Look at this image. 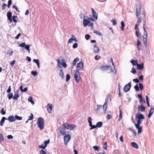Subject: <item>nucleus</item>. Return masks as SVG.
<instances>
[{
  "instance_id": "774afa93",
  "label": "nucleus",
  "mask_w": 154,
  "mask_h": 154,
  "mask_svg": "<svg viewBox=\"0 0 154 154\" xmlns=\"http://www.w3.org/2000/svg\"><path fill=\"white\" fill-rule=\"evenodd\" d=\"M31 46V45H26L25 46V47L24 48L25 49H26V50L27 49H29V47Z\"/></svg>"
},
{
  "instance_id": "603ef678",
  "label": "nucleus",
  "mask_w": 154,
  "mask_h": 154,
  "mask_svg": "<svg viewBox=\"0 0 154 154\" xmlns=\"http://www.w3.org/2000/svg\"><path fill=\"white\" fill-rule=\"evenodd\" d=\"M90 35L88 34L85 35V38L86 40H88L90 38Z\"/></svg>"
},
{
  "instance_id": "bf43d9fd",
  "label": "nucleus",
  "mask_w": 154,
  "mask_h": 154,
  "mask_svg": "<svg viewBox=\"0 0 154 154\" xmlns=\"http://www.w3.org/2000/svg\"><path fill=\"white\" fill-rule=\"evenodd\" d=\"M40 154H47L46 152L43 150H41L39 151Z\"/></svg>"
},
{
  "instance_id": "864d4df0",
  "label": "nucleus",
  "mask_w": 154,
  "mask_h": 154,
  "mask_svg": "<svg viewBox=\"0 0 154 154\" xmlns=\"http://www.w3.org/2000/svg\"><path fill=\"white\" fill-rule=\"evenodd\" d=\"M93 148L95 150H96L97 151H98L99 149V147L97 146H94L93 147Z\"/></svg>"
},
{
  "instance_id": "cd10ccee",
  "label": "nucleus",
  "mask_w": 154,
  "mask_h": 154,
  "mask_svg": "<svg viewBox=\"0 0 154 154\" xmlns=\"http://www.w3.org/2000/svg\"><path fill=\"white\" fill-rule=\"evenodd\" d=\"M33 61L35 63L38 68H39L40 67V63L39 62V60L38 59H34L33 60Z\"/></svg>"
},
{
  "instance_id": "c9c22d12",
  "label": "nucleus",
  "mask_w": 154,
  "mask_h": 154,
  "mask_svg": "<svg viewBox=\"0 0 154 154\" xmlns=\"http://www.w3.org/2000/svg\"><path fill=\"white\" fill-rule=\"evenodd\" d=\"M146 103L147 104V106L148 107H149L150 105L149 104V97L147 96H146Z\"/></svg>"
},
{
  "instance_id": "49530a36",
  "label": "nucleus",
  "mask_w": 154,
  "mask_h": 154,
  "mask_svg": "<svg viewBox=\"0 0 154 154\" xmlns=\"http://www.w3.org/2000/svg\"><path fill=\"white\" fill-rule=\"evenodd\" d=\"M131 72L133 73L134 74H135L136 72V71L134 67H133L132 68L131 70Z\"/></svg>"
},
{
  "instance_id": "bb28decb",
  "label": "nucleus",
  "mask_w": 154,
  "mask_h": 154,
  "mask_svg": "<svg viewBox=\"0 0 154 154\" xmlns=\"http://www.w3.org/2000/svg\"><path fill=\"white\" fill-rule=\"evenodd\" d=\"M103 122H97L96 124L97 127L100 128L103 125Z\"/></svg>"
},
{
  "instance_id": "680f3d73",
  "label": "nucleus",
  "mask_w": 154,
  "mask_h": 154,
  "mask_svg": "<svg viewBox=\"0 0 154 154\" xmlns=\"http://www.w3.org/2000/svg\"><path fill=\"white\" fill-rule=\"evenodd\" d=\"M8 139L10 140L13 138V137L11 135H9L7 136Z\"/></svg>"
},
{
  "instance_id": "dca6fc26",
  "label": "nucleus",
  "mask_w": 154,
  "mask_h": 154,
  "mask_svg": "<svg viewBox=\"0 0 154 154\" xmlns=\"http://www.w3.org/2000/svg\"><path fill=\"white\" fill-rule=\"evenodd\" d=\"M19 91L18 90H17L16 91V92H15V93L14 94V96L13 97V99L14 100H17L18 98L19 97Z\"/></svg>"
},
{
  "instance_id": "de8ad7c7",
  "label": "nucleus",
  "mask_w": 154,
  "mask_h": 154,
  "mask_svg": "<svg viewBox=\"0 0 154 154\" xmlns=\"http://www.w3.org/2000/svg\"><path fill=\"white\" fill-rule=\"evenodd\" d=\"M26 45L25 44V42H22L20 45H18V46L19 47H25V46Z\"/></svg>"
},
{
  "instance_id": "c756f323",
  "label": "nucleus",
  "mask_w": 154,
  "mask_h": 154,
  "mask_svg": "<svg viewBox=\"0 0 154 154\" xmlns=\"http://www.w3.org/2000/svg\"><path fill=\"white\" fill-rule=\"evenodd\" d=\"M122 110H119V118L118 119V121H120L122 119Z\"/></svg>"
},
{
  "instance_id": "f8f14e48",
  "label": "nucleus",
  "mask_w": 154,
  "mask_h": 154,
  "mask_svg": "<svg viewBox=\"0 0 154 154\" xmlns=\"http://www.w3.org/2000/svg\"><path fill=\"white\" fill-rule=\"evenodd\" d=\"M154 112V108L153 106L152 105L150 106V111H149L148 115V117L149 118H150L152 116V115L153 114V112Z\"/></svg>"
},
{
  "instance_id": "79ce46f5",
  "label": "nucleus",
  "mask_w": 154,
  "mask_h": 154,
  "mask_svg": "<svg viewBox=\"0 0 154 154\" xmlns=\"http://www.w3.org/2000/svg\"><path fill=\"white\" fill-rule=\"evenodd\" d=\"M70 76L69 74H67L66 75V81L68 82L70 79Z\"/></svg>"
},
{
  "instance_id": "ea45409f",
  "label": "nucleus",
  "mask_w": 154,
  "mask_h": 154,
  "mask_svg": "<svg viewBox=\"0 0 154 154\" xmlns=\"http://www.w3.org/2000/svg\"><path fill=\"white\" fill-rule=\"evenodd\" d=\"M89 125L91 127V128H90V130H91L92 129H94V128H97V126H96V125H92V124H91Z\"/></svg>"
},
{
  "instance_id": "5fc2aeb1",
  "label": "nucleus",
  "mask_w": 154,
  "mask_h": 154,
  "mask_svg": "<svg viewBox=\"0 0 154 154\" xmlns=\"http://www.w3.org/2000/svg\"><path fill=\"white\" fill-rule=\"evenodd\" d=\"M97 108L95 109V111H98L99 109L100 108H101V107L102 106H101V105H97Z\"/></svg>"
},
{
  "instance_id": "7c9ffc66",
  "label": "nucleus",
  "mask_w": 154,
  "mask_h": 154,
  "mask_svg": "<svg viewBox=\"0 0 154 154\" xmlns=\"http://www.w3.org/2000/svg\"><path fill=\"white\" fill-rule=\"evenodd\" d=\"M75 125L74 124H70L69 127V129L70 130H72L75 128Z\"/></svg>"
},
{
  "instance_id": "393cba45",
  "label": "nucleus",
  "mask_w": 154,
  "mask_h": 154,
  "mask_svg": "<svg viewBox=\"0 0 154 154\" xmlns=\"http://www.w3.org/2000/svg\"><path fill=\"white\" fill-rule=\"evenodd\" d=\"M131 145L134 148L136 149L138 148V145L135 142H131Z\"/></svg>"
},
{
  "instance_id": "f257e3e1",
  "label": "nucleus",
  "mask_w": 154,
  "mask_h": 154,
  "mask_svg": "<svg viewBox=\"0 0 154 154\" xmlns=\"http://www.w3.org/2000/svg\"><path fill=\"white\" fill-rule=\"evenodd\" d=\"M44 120L43 119L42 117H39L37 120V124L40 130H42L44 128Z\"/></svg>"
},
{
  "instance_id": "f704fd0d",
  "label": "nucleus",
  "mask_w": 154,
  "mask_h": 154,
  "mask_svg": "<svg viewBox=\"0 0 154 154\" xmlns=\"http://www.w3.org/2000/svg\"><path fill=\"white\" fill-rule=\"evenodd\" d=\"M111 60L112 61V65L113 66H114V70H115V72H114V74L115 75H116V69L115 68V66L114 65V64L113 63V60H112V58H111Z\"/></svg>"
},
{
  "instance_id": "4468645a",
  "label": "nucleus",
  "mask_w": 154,
  "mask_h": 154,
  "mask_svg": "<svg viewBox=\"0 0 154 154\" xmlns=\"http://www.w3.org/2000/svg\"><path fill=\"white\" fill-rule=\"evenodd\" d=\"M97 45L96 44L94 45L93 48V50L94 52L95 53H98L99 51V48L98 47H97Z\"/></svg>"
},
{
  "instance_id": "0e129e2a",
  "label": "nucleus",
  "mask_w": 154,
  "mask_h": 154,
  "mask_svg": "<svg viewBox=\"0 0 154 154\" xmlns=\"http://www.w3.org/2000/svg\"><path fill=\"white\" fill-rule=\"evenodd\" d=\"M100 56L99 55H96L95 57V59L96 60H98L100 58Z\"/></svg>"
},
{
  "instance_id": "8fccbe9b",
  "label": "nucleus",
  "mask_w": 154,
  "mask_h": 154,
  "mask_svg": "<svg viewBox=\"0 0 154 154\" xmlns=\"http://www.w3.org/2000/svg\"><path fill=\"white\" fill-rule=\"evenodd\" d=\"M134 88L137 91H139V88L137 84L136 85L134 86Z\"/></svg>"
},
{
  "instance_id": "052dcab7",
  "label": "nucleus",
  "mask_w": 154,
  "mask_h": 154,
  "mask_svg": "<svg viewBox=\"0 0 154 154\" xmlns=\"http://www.w3.org/2000/svg\"><path fill=\"white\" fill-rule=\"evenodd\" d=\"M111 21L113 23V24L114 25H116V20L115 19H112L111 20Z\"/></svg>"
},
{
  "instance_id": "4be33fe9",
  "label": "nucleus",
  "mask_w": 154,
  "mask_h": 154,
  "mask_svg": "<svg viewBox=\"0 0 154 154\" xmlns=\"http://www.w3.org/2000/svg\"><path fill=\"white\" fill-rule=\"evenodd\" d=\"M70 125V124H67V123H64L62 125V127L63 128H64L65 129L69 130V127Z\"/></svg>"
},
{
  "instance_id": "2eb2a0df",
  "label": "nucleus",
  "mask_w": 154,
  "mask_h": 154,
  "mask_svg": "<svg viewBox=\"0 0 154 154\" xmlns=\"http://www.w3.org/2000/svg\"><path fill=\"white\" fill-rule=\"evenodd\" d=\"M47 110L48 111V112L50 113L52 110V105L50 103H48V104L47 106Z\"/></svg>"
},
{
  "instance_id": "e2e57ef3",
  "label": "nucleus",
  "mask_w": 154,
  "mask_h": 154,
  "mask_svg": "<svg viewBox=\"0 0 154 154\" xmlns=\"http://www.w3.org/2000/svg\"><path fill=\"white\" fill-rule=\"evenodd\" d=\"M1 113L2 115H4L5 114V110H4V108H2L1 110Z\"/></svg>"
},
{
  "instance_id": "37998d69",
  "label": "nucleus",
  "mask_w": 154,
  "mask_h": 154,
  "mask_svg": "<svg viewBox=\"0 0 154 154\" xmlns=\"http://www.w3.org/2000/svg\"><path fill=\"white\" fill-rule=\"evenodd\" d=\"M28 117V120H30L32 119L33 118V114L32 113H31L30 116H29Z\"/></svg>"
},
{
  "instance_id": "20e7f679",
  "label": "nucleus",
  "mask_w": 154,
  "mask_h": 154,
  "mask_svg": "<svg viewBox=\"0 0 154 154\" xmlns=\"http://www.w3.org/2000/svg\"><path fill=\"white\" fill-rule=\"evenodd\" d=\"M74 79L76 82L78 83L80 80V75L79 71L76 70H74Z\"/></svg>"
},
{
  "instance_id": "0eeeda50",
  "label": "nucleus",
  "mask_w": 154,
  "mask_h": 154,
  "mask_svg": "<svg viewBox=\"0 0 154 154\" xmlns=\"http://www.w3.org/2000/svg\"><path fill=\"white\" fill-rule=\"evenodd\" d=\"M131 87V82H130L124 86V91L125 92H127L130 90Z\"/></svg>"
},
{
  "instance_id": "aec40b11",
  "label": "nucleus",
  "mask_w": 154,
  "mask_h": 154,
  "mask_svg": "<svg viewBox=\"0 0 154 154\" xmlns=\"http://www.w3.org/2000/svg\"><path fill=\"white\" fill-rule=\"evenodd\" d=\"M137 69L139 70H143V69L144 64L143 63H142L141 64H137Z\"/></svg>"
},
{
  "instance_id": "412c9836",
  "label": "nucleus",
  "mask_w": 154,
  "mask_h": 154,
  "mask_svg": "<svg viewBox=\"0 0 154 154\" xmlns=\"http://www.w3.org/2000/svg\"><path fill=\"white\" fill-rule=\"evenodd\" d=\"M89 20L84 18L83 20V24L85 27H86L89 23Z\"/></svg>"
},
{
  "instance_id": "a878e982",
  "label": "nucleus",
  "mask_w": 154,
  "mask_h": 154,
  "mask_svg": "<svg viewBox=\"0 0 154 154\" xmlns=\"http://www.w3.org/2000/svg\"><path fill=\"white\" fill-rule=\"evenodd\" d=\"M138 109L141 112H144L145 110V107L143 105L139 106L138 107Z\"/></svg>"
},
{
  "instance_id": "7ed1b4c3",
  "label": "nucleus",
  "mask_w": 154,
  "mask_h": 154,
  "mask_svg": "<svg viewBox=\"0 0 154 154\" xmlns=\"http://www.w3.org/2000/svg\"><path fill=\"white\" fill-rule=\"evenodd\" d=\"M57 66L60 69V70L59 75L62 79H64V76L63 69L61 66V62L60 60L59 59H57Z\"/></svg>"
},
{
  "instance_id": "f03ea898",
  "label": "nucleus",
  "mask_w": 154,
  "mask_h": 154,
  "mask_svg": "<svg viewBox=\"0 0 154 154\" xmlns=\"http://www.w3.org/2000/svg\"><path fill=\"white\" fill-rule=\"evenodd\" d=\"M143 28L144 30L143 35V41L144 45L145 46V47H147V32L146 31L145 27V24H143Z\"/></svg>"
},
{
  "instance_id": "72a5a7b5",
  "label": "nucleus",
  "mask_w": 154,
  "mask_h": 154,
  "mask_svg": "<svg viewBox=\"0 0 154 154\" xmlns=\"http://www.w3.org/2000/svg\"><path fill=\"white\" fill-rule=\"evenodd\" d=\"M28 100L32 104L34 103V102L32 100V96L29 97L28 99Z\"/></svg>"
},
{
  "instance_id": "338daca9",
  "label": "nucleus",
  "mask_w": 154,
  "mask_h": 154,
  "mask_svg": "<svg viewBox=\"0 0 154 154\" xmlns=\"http://www.w3.org/2000/svg\"><path fill=\"white\" fill-rule=\"evenodd\" d=\"M133 81L136 83H138L139 82V80L137 79H134L133 80Z\"/></svg>"
},
{
  "instance_id": "9b49d317",
  "label": "nucleus",
  "mask_w": 154,
  "mask_h": 154,
  "mask_svg": "<svg viewBox=\"0 0 154 154\" xmlns=\"http://www.w3.org/2000/svg\"><path fill=\"white\" fill-rule=\"evenodd\" d=\"M144 117L143 114H136L135 115V119H138L140 120H143L144 119Z\"/></svg>"
},
{
  "instance_id": "4d7b16f0",
  "label": "nucleus",
  "mask_w": 154,
  "mask_h": 154,
  "mask_svg": "<svg viewBox=\"0 0 154 154\" xmlns=\"http://www.w3.org/2000/svg\"><path fill=\"white\" fill-rule=\"evenodd\" d=\"M31 74L34 76H35L37 75V72L36 71H32L31 72Z\"/></svg>"
},
{
  "instance_id": "13d9d810",
  "label": "nucleus",
  "mask_w": 154,
  "mask_h": 154,
  "mask_svg": "<svg viewBox=\"0 0 154 154\" xmlns=\"http://www.w3.org/2000/svg\"><path fill=\"white\" fill-rule=\"evenodd\" d=\"M107 142H105V143H104V144L103 146V148L105 150L107 149Z\"/></svg>"
},
{
  "instance_id": "6ab92c4d",
  "label": "nucleus",
  "mask_w": 154,
  "mask_h": 154,
  "mask_svg": "<svg viewBox=\"0 0 154 154\" xmlns=\"http://www.w3.org/2000/svg\"><path fill=\"white\" fill-rule=\"evenodd\" d=\"M91 10L93 17H94L96 20H97V14L96 13L93 8H92Z\"/></svg>"
},
{
  "instance_id": "423d86ee",
  "label": "nucleus",
  "mask_w": 154,
  "mask_h": 154,
  "mask_svg": "<svg viewBox=\"0 0 154 154\" xmlns=\"http://www.w3.org/2000/svg\"><path fill=\"white\" fill-rule=\"evenodd\" d=\"M83 63L82 62L80 61L77 64L76 66L77 70V71L82 70L83 69Z\"/></svg>"
},
{
  "instance_id": "f3484780",
  "label": "nucleus",
  "mask_w": 154,
  "mask_h": 154,
  "mask_svg": "<svg viewBox=\"0 0 154 154\" xmlns=\"http://www.w3.org/2000/svg\"><path fill=\"white\" fill-rule=\"evenodd\" d=\"M101 68L103 70H104L109 69H111V66H101ZM111 70L113 72V73L114 72H113V70L111 69Z\"/></svg>"
},
{
  "instance_id": "a211bd4d",
  "label": "nucleus",
  "mask_w": 154,
  "mask_h": 154,
  "mask_svg": "<svg viewBox=\"0 0 154 154\" xmlns=\"http://www.w3.org/2000/svg\"><path fill=\"white\" fill-rule=\"evenodd\" d=\"M7 119L10 122H14L16 120L15 117L13 116H9L8 119L7 118Z\"/></svg>"
},
{
  "instance_id": "b1692460",
  "label": "nucleus",
  "mask_w": 154,
  "mask_h": 154,
  "mask_svg": "<svg viewBox=\"0 0 154 154\" xmlns=\"http://www.w3.org/2000/svg\"><path fill=\"white\" fill-rule=\"evenodd\" d=\"M61 65H62L63 67L64 68H66L67 67V64L65 62L64 60L63 59H62L61 60Z\"/></svg>"
},
{
  "instance_id": "473e14b6",
  "label": "nucleus",
  "mask_w": 154,
  "mask_h": 154,
  "mask_svg": "<svg viewBox=\"0 0 154 154\" xmlns=\"http://www.w3.org/2000/svg\"><path fill=\"white\" fill-rule=\"evenodd\" d=\"M7 97L9 99L11 100L13 97V94L12 93L8 94H7Z\"/></svg>"
},
{
  "instance_id": "39448f33",
  "label": "nucleus",
  "mask_w": 154,
  "mask_h": 154,
  "mask_svg": "<svg viewBox=\"0 0 154 154\" xmlns=\"http://www.w3.org/2000/svg\"><path fill=\"white\" fill-rule=\"evenodd\" d=\"M137 122V124H135V125L136 128L138 130V133H140L142 131V127H140V124L141 123V120L137 119H136Z\"/></svg>"
},
{
  "instance_id": "c85d7f7f",
  "label": "nucleus",
  "mask_w": 154,
  "mask_h": 154,
  "mask_svg": "<svg viewBox=\"0 0 154 154\" xmlns=\"http://www.w3.org/2000/svg\"><path fill=\"white\" fill-rule=\"evenodd\" d=\"M131 62L133 66H137V64H138L137 61V60H134L133 59L131 60Z\"/></svg>"
},
{
  "instance_id": "2f4dec72",
  "label": "nucleus",
  "mask_w": 154,
  "mask_h": 154,
  "mask_svg": "<svg viewBox=\"0 0 154 154\" xmlns=\"http://www.w3.org/2000/svg\"><path fill=\"white\" fill-rule=\"evenodd\" d=\"M121 29L122 31H123L124 29V27L125 26V24L124 23V22L123 21H122L121 22Z\"/></svg>"
},
{
  "instance_id": "ddd939ff",
  "label": "nucleus",
  "mask_w": 154,
  "mask_h": 154,
  "mask_svg": "<svg viewBox=\"0 0 154 154\" xmlns=\"http://www.w3.org/2000/svg\"><path fill=\"white\" fill-rule=\"evenodd\" d=\"M141 5L137 6L136 10V17H138L140 14L141 9L140 8Z\"/></svg>"
},
{
  "instance_id": "09e8293b",
  "label": "nucleus",
  "mask_w": 154,
  "mask_h": 154,
  "mask_svg": "<svg viewBox=\"0 0 154 154\" xmlns=\"http://www.w3.org/2000/svg\"><path fill=\"white\" fill-rule=\"evenodd\" d=\"M17 17V16H13L12 17L13 20L15 23H17V20L15 19V18Z\"/></svg>"
},
{
  "instance_id": "58836bf2",
  "label": "nucleus",
  "mask_w": 154,
  "mask_h": 154,
  "mask_svg": "<svg viewBox=\"0 0 154 154\" xmlns=\"http://www.w3.org/2000/svg\"><path fill=\"white\" fill-rule=\"evenodd\" d=\"M93 32L94 33H96L99 36H101L102 34L101 33L98 31H94Z\"/></svg>"
},
{
  "instance_id": "1a4fd4ad",
  "label": "nucleus",
  "mask_w": 154,
  "mask_h": 154,
  "mask_svg": "<svg viewBox=\"0 0 154 154\" xmlns=\"http://www.w3.org/2000/svg\"><path fill=\"white\" fill-rule=\"evenodd\" d=\"M64 142L66 145H67V143L71 139V136L70 134H68L65 136L63 138Z\"/></svg>"
},
{
  "instance_id": "e433bc0d",
  "label": "nucleus",
  "mask_w": 154,
  "mask_h": 154,
  "mask_svg": "<svg viewBox=\"0 0 154 154\" xmlns=\"http://www.w3.org/2000/svg\"><path fill=\"white\" fill-rule=\"evenodd\" d=\"M12 13L11 12L9 11L7 12V17L8 18H12Z\"/></svg>"
},
{
  "instance_id": "3c124183",
  "label": "nucleus",
  "mask_w": 154,
  "mask_h": 154,
  "mask_svg": "<svg viewBox=\"0 0 154 154\" xmlns=\"http://www.w3.org/2000/svg\"><path fill=\"white\" fill-rule=\"evenodd\" d=\"M49 142L50 140L49 139L48 140L45 141L44 142L45 145L46 147L47 145L49 143Z\"/></svg>"
},
{
  "instance_id": "5701e85b",
  "label": "nucleus",
  "mask_w": 154,
  "mask_h": 154,
  "mask_svg": "<svg viewBox=\"0 0 154 154\" xmlns=\"http://www.w3.org/2000/svg\"><path fill=\"white\" fill-rule=\"evenodd\" d=\"M5 120H7V118L5 117H3L0 121V124L1 126H3L4 124L5 123Z\"/></svg>"
},
{
  "instance_id": "9d476101",
  "label": "nucleus",
  "mask_w": 154,
  "mask_h": 154,
  "mask_svg": "<svg viewBox=\"0 0 154 154\" xmlns=\"http://www.w3.org/2000/svg\"><path fill=\"white\" fill-rule=\"evenodd\" d=\"M108 102V100L107 98L106 99L105 103L103 105V111L105 113L106 112V109L107 108V104Z\"/></svg>"
},
{
  "instance_id": "6e6d98bb",
  "label": "nucleus",
  "mask_w": 154,
  "mask_h": 154,
  "mask_svg": "<svg viewBox=\"0 0 154 154\" xmlns=\"http://www.w3.org/2000/svg\"><path fill=\"white\" fill-rule=\"evenodd\" d=\"M72 38H73V41H74L75 42H77V40L75 38V36L74 35H72Z\"/></svg>"
},
{
  "instance_id": "c03bdc74",
  "label": "nucleus",
  "mask_w": 154,
  "mask_h": 154,
  "mask_svg": "<svg viewBox=\"0 0 154 154\" xmlns=\"http://www.w3.org/2000/svg\"><path fill=\"white\" fill-rule=\"evenodd\" d=\"M139 88L140 89L141 91H142L143 89V84L141 83H139Z\"/></svg>"
},
{
  "instance_id": "a19ab883",
  "label": "nucleus",
  "mask_w": 154,
  "mask_h": 154,
  "mask_svg": "<svg viewBox=\"0 0 154 154\" xmlns=\"http://www.w3.org/2000/svg\"><path fill=\"white\" fill-rule=\"evenodd\" d=\"M15 118L16 119H16L20 120H22V117L21 116H19L17 115H15Z\"/></svg>"
},
{
  "instance_id": "69168bd1",
  "label": "nucleus",
  "mask_w": 154,
  "mask_h": 154,
  "mask_svg": "<svg viewBox=\"0 0 154 154\" xmlns=\"http://www.w3.org/2000/svg\"><path fill=\"white\" fill-rule=\"evenodd\" d=\"M78 45L77 43H75L73 45L72 47L74 48H76L77 47Z\"/></svg>"
},
{
  "instance_id": "4c0bfd02",
  "label": "nucleus",
  "mask_w": 154,
  "mask_h": 154,
  "mask_svg": "<svg viewBox=\"0 0 154 154\" xmlns=\"http://www.w3.org/2000/svg\"><path fill=\"white\" fill-rule=\"evenodd\" d=\"M4 140V137L3 134H0V142H2Z\"/></svg>"
},
{
  "instance_id": "a18cd8bd",
  "label": "nucleus",
  "mask_w": 154,
  "mask_h": 154,
  "mask_svg": "<svg viewBox=\"0 0 154 154\" xmlns=\"http://www.w3.org/2000/svg\"><path fill=\"white\" fill-rule=\"evenodd\" d=\"M88 121L89 124V125H90L91 124H92V119L90 117H89L88 118Z\"/></svg>"
},
{
  "instance_id": "6e6552de",
  "label": "nucleus",
  "mask_w": 154,
  "mask_h": 154,
  "mask_svg": "<svg viewBox=\"0 0 154 154\" xmlns=\"http://www.w3.org/2000/svg\"><path fill=\"white\" fill-rule=\"evenodd\" d=\"M58 130L60 131V134L64 136L66 134V131L65 128H63L62 126L59 127L58 128Z\"/></svg>"
}]
</instances>
